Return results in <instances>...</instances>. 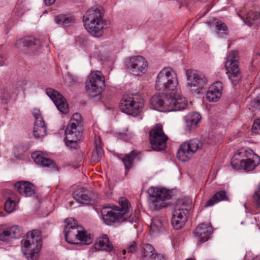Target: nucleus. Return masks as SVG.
<instances>
[{"label":"nucleus","instance_id":"473e14b6","mask_svg":"<svg viewBox=\"0 0 260 260\" xmlns=\"http://www.w3.org/2000/svg\"><path fill=\"white\" fill-rule=\"evenodd\" d=\"M255 160L251 158H246L242 159V169L247 171H250L253 170L255 167L260 163V157L255 155Z\"/></svg>","mask_w":260,"mask_h":260},{"label":"nucleus","instance_id":"aec40b11","mask_svg":"<svg viewBox=\"0 0 260 260\" xmlns=\"http://www.w3.org/2000/svg\"><path fill=\"white\" fill-rule=\"evenodd\" d=\"M212 228L210 223H201L194 230L193 233L201 242L207 241L212 234Z\"/></svg>","mask_w":260,"mask_h":260},{"label":"nucleus","instance_id":"ddd939ff","mask_svg":"<svg viewBox=\"0 0 260 260\" xmlns=\"http://www.w3.org/2000/svg\"><path fill=\"white\" fill-rule=\"evenodd\" d=\"M143 107L142 101L136 102L133 97L124 96L120 104L121 112L133 116H137Z\"/></svg>","mask_w":260,"mask_h":260},{"label":"nucleus","instance_id":"6e6552de","mask_svg":"<svg viewBox=\"0 0 260 260\" xmlns=\"http://www.w3.org/2000/svg\"><path fill=\"white\" fill-rule=\"evenodd\" d=\"M187 87L192 92L199 93L206 88L207 79L205 75L198 70L188 69L186 71Z\"/></svg>","mask_w":260,"mask_h":260},{"label":"nucleus","instance_id":"ea45409f","mask_svg":"<svg viewBox=\"0 0 260 260\" xmlns=\"http://www.w3.org/2000/svg\"><path fill=\"white\" fill-rule=\"evenodd\" d=\"M216 28L219 31V34H223L225 35H228V28L224 23L221 21L217 22Z\"/></svg>","mask_w":260,"mask_h":260},{"label":"nucleus","instance_id":"4be33fe9","mask_svg":"<svg viewBox=\"0 0 260 260\" xmlns=\"http://www.w3.org/2000/svg\"><path fill=\"white\" fill-rule=\"evenodd\" d=\"M166 225L167 220L165 217L158 216L153 217L150 225V234L155 235L164 232Z\"/></svg>","mask_w":260,"mask_h":260},{"label":"nucleus","instance_id":"58836bf2","mask_svg":"<svg viewBox=\"0 0 260 260\" xmlns=\"http://www.w3.org/2000/svg\"><path fill=\"white\" fill-rule=\"evenodd\" d=\"M34 194L35 190L33 188V185L31 183L27 181L23 196L25 197H31Z\"/></svg>","mask_w":260,"mask_h":260},{"label":"nucleus","instance_id":"a211bd4d","mask_svg":"<svg viewBox=\"0 0 260 260\" xmlns=\"http://www.w3.org/2000/svg\"><path fill=\"white\" fill-rule=\"evenodd\" d=\"M238 16L243 20L245 24L256 27H260V12L250 11L245 14L244 10L238 13Z\"/></svg>","mask_w":260,"mask_h":260},{"label":"nucleus","instance_id":"79ce46f5","mask_svg":"<svg viewBox=\"0 0 260 260\" xmlns=\"http://www.w3.org/2000/svg\"><path fill=\"white\" fill-rule=\"evenodd\" d=\"M26 182L27 181H21L16 183L14 185L15 188L22 195H23L24 194Z\"/></svg>","mask_w":260,"mask_h":260},{"label":"nucleus","instance_id":"9d476101","mask_svg":"<svg viewBox=\"0 0 260 260\" xmlns=\"http://www.w3.org/2000/svg\"><path fill=\"white\" fill-rule=\"evenodd\" d=\"M205 148V144L199 139H191L180 145L177 156L180 160L186 161L198 150H204Z\"/></svg>","mask_w":260,"mask_h":260},{"label":"nucleus","instance_id":"7ed1b4c3","mask_svg":"<svg viewBox=\"0 0 260 260\" xmlns=\"http://www.w3.org/2000/svg\"><path fill=\"white\" fill-rule=\"evenodd\" d=\"M66 225L64 229L65 239L71 244H77L80 241L83 244L89 245L93 241V236L88 234L81 225L73 218H68L65 220Z\"/></svg>","mask_w":260,"mask_h":260},{"label":"nucleus","instance_id":"c756f323","mask_svg":"<svg viewBox=\"0 0 260 260\" xmlns=\"http://www.w3.org/2000/svg\"><path fill=\"white\" fill-rule=\"evenodd\" d=\"M224 201H229L227 192L225 190H221L217 192L209 199L205 205V207L212 206L214 204Z\"/></svg>","mask_w":260,"mask_h":260},{"label":"nucleus","instance_id":"393cba45","mask_svg":"<svg viewBox=\"0 0 260 260\" xmlns=\"http://www.w3.org/2000/svg\"><path fill=\"white\" fill-rule=\"evenodd\" d=\"M201 119L200 115L197 112L190 113L184 117L185 130L190 132L195 129Z\"/></svg>","mask_w":260,"mask_h":260},{"label":"nucleus","instance_id":"c9c22d12","mask_svg":"<svg viewBox=\"0 0 260 260\" xmlns=\"http://www.w3.org/2000/svg\"><path fill=\"white\" fill-rule=\"evenodd\" d=\"M10 238H18L21 236V231L17 225L9 228Z\"/></svg>","mask_w":260,"mask_h":260},{"label":"nucleus","instance_id":"a18cd8bd","mask_svg":"<svg viewBox=\"0 0 260 260\" xmlns=\"http://www.w3.org/2000/svg\"><path fill=\"white\" fill-rule=\"evenodd\" d=\"M260 131V119L255 120L252 125V132L253 133H258Z\"/></svg>","mask_w":260,"mask_h":260},{"label":"nucleus","instance_id":"f3484780","mask_svg":"<svg viewBox=\"0 0 260 260\" xmlns=\"http://www.w3.org/2000/svg\"><path fill=\"white\" fill-rule=\"evenodd\" d=\"M46 94L52 100L57 109L62 113H67L68 112V106L66 99L57 91L48 88L46 90Z\"/></svg>","mask_w":260,"mask_h":260},{"label":"nucleus","instance_id":"9b49d317","mask_svg":"<svg viewBox=\"0 0 260 260\" xmlns=\"http://www.w3.org/2000/svg\"><path fill=\"white\" fill-rule=\"evenodd\" d=\"M149 137L153 150L162 151L165 149L168 138L165 134L161 124H156L150 131Z\"/></svg>","mask_w":260,"mask_h":260},{"label":"nucleus","instance_id":"6ab92c4d","mask_svg":"<svg viewBox=\"0 0 260 260\" xmlns=\"http://www.w3.org/2000/svg\"><path fill=\"white\" fill-rule=\"evenodd\" d=\"M31 157L37 164L47 168L49 171L56 172L58 171L56 164L49 158L43 156L40 152H33L31 154Z\"/></svg>","mask_w":260,"mask_h":260},{"label":"nucleus","instance_id":"cd10ccee","mask_svg":"<svg viewBox=\"0 0 260 260\" xmlns=\"http://www.w3.org/2000/svg\"><path fill=\"white\" fill-rule=\"evenodd\" d=\"M192 201L189 198L179 199L177 201L174 210L187 215L191 209Z\"/></svg>","mask_w":260,"mask_h":260},{"label":"nucleus","instance_id":"37998d69","mask_svg":"<svg viewBox=\"0 0 260 260\" xmlns=\"http://www.w3.org/2000/svg\"><path fill=\"white\" fill-rule=\"evenodd\" d=\"M253 200L257 207L260 206V184L258 185V189L255 191L253 195Z\"/></svg>","mask_w":260,"mask_h":260},{"label":"nucleus","instance_id":"5701e85b","mask_svg":"<svg viewBox=\"0 0 260 260\" xmlns=\"http://www.w3.org/2000/svg\"><path fill=\"white\" fill-rule=\"evenodd\" d=\"M66 128L65 134L66 135V144L71 148H76L77 145V141H79L81 138V133L78 129L72 128Z\"/></svg>","mask_w":260,"mask_h":260},{"label":"nucleus","instance_id":"c85d7f7f","mask_svg":"<svg viewBox=\"0 0 260 260\" xmlns=\"http://www.w3.org/2000/svg\"><path fill=\"white\" fill-rule=\"evenodd\" d=\"M55 21L58 25L65 27L74 24L75 22V19L70 14H61L55 16Z\"/></svg>","mask_w":260,"mask_h":260},{"label":"nucleus","instance_id":"f8f14e48","mask_svg":"<svg viewBox=\"0 0 260 260\" xmlns=\"http://www.w3.org/2000/svg\"><path fill=\"white\" fill-rule=\"evenodd\" d=\"M237 56V52L232 51L228 55L225 62V67L230 73L229 78L234 85H236L242 79Z\"/></svg>","mask_w":260,"mask_h":260},{"label":"nucleus","instance_id":"f257e3e1","mask_svg":"<svg viewBox=\"0 0 260 260\" xmlns=\"http://www.w3.org/2000/svg\"><path fill=\"white\" fill-rule=\"evenodd\" d=\"M164 94V98L158 95L152 96L150 103L152 108L159 111H177L187 107V100L182 95L172 92Z\"/></svg>","mask_w":260,"mask_h":260},{"label":"nucleus","instance_id":"b1692460","mask_svg":"<svg viewBox=\"0 0 260 260\" xmlns=\"http://www.w3.org/2000/svg\"><path fill=\"white\" fill-rule=\"evenodd\" d=\"M222 90V83L219 81L215 82L209 87L207 92V99L212 102L217 101L221 96Z\"/></svg>","mask_w":260,"mask_h":260},{"label":"nucleus","instance_id":"3c124183","mask_svg":"<svg viewBox=\"0 0 260 260\" xmlns=\"http://www.w3.org/2000/svg\"><path fill=\"white\" fill-rule=\"evenodd\" d=\"M186 260H193V259L191 258H187Z\"/></svg>","mask_w":260,"mask_h":260},{"label":"nucleus","instance_id":"bb28decb","mask_svg":"<svg viewBox=\"0 0 260 260\" xmlns=\"http://www.w3.org/2000/svg\"><path fill=\"white\" fill-rule=\"evenodd\" d=\"M187 220V215L185 213L178 212L174 210L171 222L173 226L176 230L180 229L183 226Z\"/></svg>","mask_w":260,"mask_h":260},{"label":"nucleus","instance_id":"603ef678","mask_svg":"<svg viewBox=\"0 0 260 260\" xmlns=\"http://www.w3.org/2000/svg\"><path fill=\"white\" fill-rule=\"evenodd\" d=\"M0 64H1V66H3V63H1Z\"/></svg>","mask_w":260,"mask_h":260},{"label":"nucleus","instance_id":"20e7f679","mask_svg":"<svg viewBox=\"0 0 260 260\" xmlns=\"http://www.w3.org/2000/svg\"><path fill=\"white\" fill-rule=\"evenodd\" d=\"M103 11L101 6L92 7L83 17L86 29L95 37L101 36L103 32Z\"/></svg>","mask_w":260,"mask_h":260},{"label":"nucleus","instance_id":"0eeeda50","mask_svg":"<svg viewBox=\"0 0 260 260\" xmlns=\"http://www.w3.org/2000/svg\"><path fill=\"white\" fill-rule=\"evenodd\" d=\"M150 194L149 209L152 211H157L165 207L166 201L170 200L172 191L165 188L151 187L149 190Z\"/></svg>","mask_w":260,"mask_h":260},{"label":"nucleus","instance_id":"4c0bfd02","mask_svg":"<svg viewBox=\"0 0 260 260\" xmlns=\"http://www.w3.org/2000/svg\"><path fill=\"white\" fill-rule=\"evenodd\" d=\"M15 203L10 198L6 202L5 204V210L9 213L12 212L15 210Z\"/></svg>","mask_w":260,"mask_h":260},{"label":"nucleus","instance_id":"a19ab883","mask_svg":"<svg viewBox=\"0 0 260 260\" xmlns=\"http://www.w3.org/2000/svg\"><path fill=\"white\" fill-rule=\"evenodd\" d=\"M137 248V244L135 241H132L127 244L126 249L123 250V254L125 255L126 252L133 253Z\"/></svg>","mask_w":260,"mask_h":260},{"label":"nucleus","instance_id":"f704fd0d","mask_svg":"<svg viewBox=\"0 0 260 260\" xmlns=\"http://www.w3.org/2000/svg\"><path fill=\"white\" fill-rule=\"evenodd\" d=\"M81 123V116L80 114L76 113L74 114L70 120L69 123L68 124L67 128H70L72 129H78V126H79ZM72 131H73L72 129Z\"/></svg>","mask_w":260,"mask_h":260},{"label":"nucleus","instance_id":"49530a36","mask_svg":"<svg viewBox=\"0 0 260 260\" xmlns=\"http://www.w3.org/2000/svg\"><path fill=\"white\" fill-rule=\"evenodd\" d=\"M251 106L260 111V96H257L251 102Z\"/></svg>","mask_w":260,"mask_h":260},{"label":"nucleus","instance_id":"c03bdc74","mask_svg":"<svg viewBox=\"0 0 260 260\" xmlns=\"http://www.w3.org/2000/svg\"><path fill=\"white\" fill-rule=\"evenodd\" d=\"M231 164L234 170H238L242 169V159L239 160L236 159L232 158L231 159Z\"/></svg>","mask_w":260,"mask_h":260},{"label":"nucleus","instance_id":"1a4fd4ad","mask_svg":"<svg viewBox=\"0 0 260 260\" xmlns=\"http://www.w3.org/2000/svg\"><path fill=\"white\" fill-rule=\"evenodd\" d=\"M88 80L86 85L88 94L91 98L100 99L103 87L105 86L104 77L101 72L95 71L90 74Z\"/></svg>","mask_w":260,"mask_h":260},{"label":"nucleus","instance_id":"f03ea898","mask_svg":"<svg viewBox=\"0 0 260 260\" xmlns=\"http://www.w3.org/2000/svg\"><path fill=\"white\" fill-rule=\"evenodd\" d=\"M119 204L120 207L105 206L102 208L101 215L107 225L124 221L131 216V206L127 200L121 198L119 200Z\"/></svg>","mask_w":260,"mask_h":260},{"label":"nucleus","instance_id":"7c9ffc66","mask_svg":"<svg viewBox=\"0 0 260 260\" xmlns=\"http://www.w3.org/2000/svg\"><path fill=\"white\" fill-rule=\"evenodd\" d=\"M104 155V150L101 146V139L99 137H95V148L93 150L91 160L93 161L98 162Z\"/></svg>","mask_w":260,"mask_h":260},{"label":"nucleus","instance_id":"2f4dec72","mask_svg":"<svg viewBox=\"0 0 260 260\" xmlns=\"http://www.w3.org/2000/svg\"><path fill=\"white\" fill-rule=\"evenodd\" d=\"M95 247L99 250L111 251L113 249V246L109 241L107 236L104 235L96 241Z\"/></svg>","mask_w":260,"mask_h":260},{"label":"nucleus","instance_id":"4468645a","mask_svg":"<svg viewBox=\"0 0 260 260\" xmlns=\"http://www.w3.org/2000/svg\"><path fill=\"white\" fill-rule=\"evenodd\" d=\"M126 67L134 75L140 76L145 73L148 68L147 62L142 56H133L125 60Z\"/></svg>","mask_w":260,"mask_h":260},{"label":"nucleus","instance_id":"39448f33","mask_svg":"<svg viewBox=\"0 0 260 260\" xmlns=\"http://www.w3.org/2000/svg\"><path fill=\"white\" fill-rule=\"evenodd\" d=\"M176 73L170 68H165L157 75L155 88L160 93H174L178 85Z\"/></svg>","mask_w":260,"mask_h":260},{"label":"nucleus","instance_id":"72a5a7b5","mask_svg":"<svg viewBox=\"0 0 260 260\" xmlns=\"http://www.w3.org/2000/svg\"><path fill=\"white\" fill-rule=\"evenodd\" d=\"M137 155V153L135 151H132L129 153L125 154L122 158V161L125 167V175H127L129 169L132 168L134 158Z\"/></svg>","mask_w":260,"mask_h":260},{"label":"nucleus","instance_id":"a878e982","mask_svg":"<svg viewBox=\"0 0 260 260\" xmlns=\"http://www.w3.org/2000/svg\"><path fill=\"white\" fill-rule=\"evenodd\" d=\"M91 192L85 187L76 190L73 193L74 199L78 203L82 204H89L91 200Z\"/></svg>","mask_w":260,"mask_h":260},{"label":"nucleus","instance_id":"8fccbe9b","mask_svg":"<svg viewBox=\"0 0 260 260\" xmlns=\"http://www.w3.org/2000/svg\"><path fill=\"white\" fill-rule=\"evenodd\" d=\"M252 260H260V258L258 257H255Z\"/></svg>","mask_w":260,"mask_h":260},{"label":"nucleus","instance_id":"2eb2a0df","mask_svg":"<svg viewBox=\"0 0 260 260\" xmlns=\"http://www.w3.org/2000/svg\"><path fill=\"white\" fill-rule=\"evenodd\" d=\"M18 48L23 51L27 49L33 52H37L42 46L40 40L32 37H27L19 39L17 42Z\"/></svg>","mask_w":260,"mask_h":260},{"label":"nucleus","instance_id":"09e8293b","mask_svg":"<svg viewBox=\"0 0 260 260\" xmlns=\"http://www.w3.org/2000/svg\"><path fill=\"white\" fill-rule=\"evenodd\" d=\"M23 83V82L19 81L17 83V85L18 86V88H20L21 89H23V86H22V84Z\"/></svg>","mask_w":260,"mask_h":260},{"label":"nucleus","instance_id":"e433bc0d","mask_svg":"<svg viewBox=\"0 0 260 260\" xmlns=\"http://www.w3.org/2000/svg\"><path fill=\"white\" fill-rule=\"evenodd\" d=\"M10 238L9 228H6L3 225H0V240L7 241Z\"/></svg>","mask_w":260,"mask_h":260},{"label":"nucleus","instance_id":"de8ad7c7","mask_svg":"<svg viewBox=\"0 0 260 260\" xmlns=\"http://www.w3.org/2000/svg\"><path fill=\"white\" fill-rule=\"evenodd\" d=\"M55 0H44L45 4L46 6H49L53 4Z\"/></svg>","mask_w":260,"mask_h":260},{"label":"nucleus","instance_id":"412c9836","mask_svg":"<svg viewBox=\"0 0 260 260\" xmlns=\"http://www.w3.org/2000/svg\"><path fill=\"white\" fill-rule=\"evenodd\" d=\"M141 252L142 260H166L162 255L155 253L154 248L149 244H143Z\"/></svg>","mask_w":260,"mask_h":260},{"label":"nucleus","instance_id":"dca6fc26","mask_svg":"<svg viewBox=\"0 0 260 260\" xmlns=\"http://www.w3.org/2000/svg\"><path fill=\"white\" fill-rule=\"evenodd\" d=\"M35 121L33 134L36 139L44 138L47 135V128L44 121L39 109H35L32 112Z\"/></svg>","mask_w":260,"mask_h":260},{"label":"nucleus","instance_id":"423d86ee","mask_svg":"<svg viewBox=\"0 0 260 260\" xmlns=\"http://www.w3.org/2000/svg\"><path fill=\"white\" fill-rule=\"evenodd\" d=\"M22 242L24 247L27 249L25 254L27 259L37 260L42 246L40 231L33 230L28 232Z\"/></svg>","mask_w":260,"mask_h":260}]
</instances>
